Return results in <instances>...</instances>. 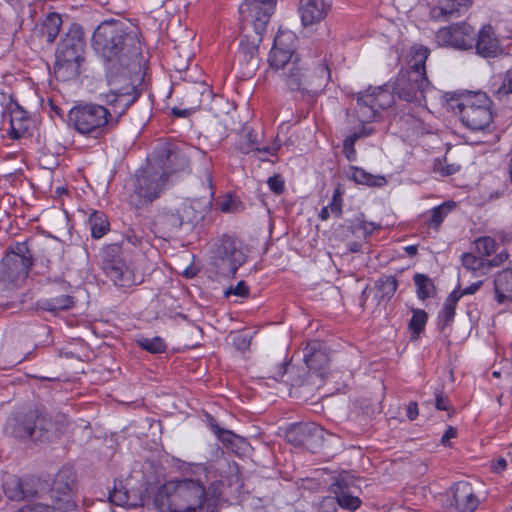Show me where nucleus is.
<instances>
[{
  "label": "nucleus",
  "instance_id": "nucleus-1",
  "mask_svg": "<svg viewBox=\"0 0 512 512\" xmlns=\"http://www.w3.org/2000/svg\"><path fill=\"white\" fill-rule=\"evenodd\" d=\"M131 43L134 39L126 35L123 23L118 21H104L94 31L93 47L107 66L108 91L101 92L99 99L111 110L96 103L73 106L68 113V122L80 135L100 138L138 98L135 82L139 77L132 76L131 72L140 70L139 52L136 46L130 47Z\"/></svg>",
  "mask_w": 512,
  "mask_h": 512
},
{
  "label": "nucleus",
  "instance_id": "nucleus-2",
  "mask_svg": "<svg viewBox=\"0 0 512 512\" xmlns=\"http://www.w3.org/2000/svg\"><path fill=\"white\" fill-rule=\"evenodd\" d=\"M429 50L422 45H413L410 49L409 70L401 72L394 86V92L402 100L412 104L416 109L414 129L424 131L420 123L431 115L429 105L435 101L446 104L449 109L459 114L461 122L471 130L486 128L492 121L491 100L486 93L465 91L459 94H443L431 86L425 75V62Z\"/></svg>",
  "mask_w": 512,
  "mask_h": 512
},
{
  "label": "nucleus",
  "instance_id": "nucleus-3",
  "mask_svg": "<svg viewBox=\"0 0 512 512\" xmlns=\"http://www.w3.org/2000/svg\"><path fill=\"white\" fill-rule=\"evenodd\" d=\"M219 495L213 487L212 494L206 496L200 478H185L163 484L156 494L155 505L160 512H213Z\"/></svg>",
  "mask_w": 512,
  "mask_h": 512
},
{
  "label": "nucleus",
  "instance_id": "nucleus-4",
  "mask_svg": "<svg viewBox=\"0 0 512 512\" xmlns=\"http://www.w3.org/2000/svg\"><path fill=\"white\" fill-rule=\"evenodd\" d=\"M172 154L165 147L159 154L150 155L145 167L137 171L132 180L130 203L135 207H142L159 197L168 179L167 162Z\"/></svg>",
  "mask_w": 512,
  "mask_h": 512
},
{
  "label": "nucleus",
  "instance_id": "nucleus-5",
  "mask_svg": "<svg viewBox=\"0 0 512 512\" xmlns=\"http://www.w3.org/2000/svg\"><path fill=\"white\" fill-rule=\"evenodd\" d=\"M392 100L391 93L383 87H370L360 93L355 109L347 115L350 133L344 142L355 145L358 139L370 135L373 132L370 123L376 120L379 110L391 105Z\"/></svg>",
  "mask_w": 512,
  "mask_h": 512
},
{
  "label": "nucleus",
  "instance_id": "nucleus-6",
  "mask_svg": "<svg viewBox=\"0 0 512 512\" xmlns=\"http://www.w3.org/2000/svg\"><path fill=\"white\" fill-rule=\"evenodd\" d=\"M84 46L82 29L73 25L56 51L55 72L59 77L70 78L79 74L84 59Z\"/></svg>",
  "mask_w": 512,
  "mask_h": 512
},
{
  "label": "nucleus",
  "instance_id": "nucleus-7",
  "mask_svg": "<svg viewBox=\"0 0 512 512\" xmlns=\"http://www.w3.org/2000/svg\"><path fill=\"white\" fill-rule=\"evenodd\" d=\"M330 78L325 62H319L313 68L307 67L302 60L295 58L286 78L287 87L292 91H313L321 89Z\"/></svg>",
  "mask_w": 512,
  "mask_h": 512
},
{
  "label": "nucleus",
  "instance_id": "nucleus-8",
  "mask_svg": "<svg viewBox=\"0 0 512 512\" xmlns=\"http://www.w3.org/2000/svg\"><path fill=\"white\" fill-rule=\"evenodd\" d=\"M32 266V258L27 246L17 243L0 262V284L6 288L22 284Z\"/></svg>",
  "mask_w": 512,
  "mask_h": 512
},
{
  "label": "nucleus",
  "instance_id": "nucleus-9",
  "mask_svg": "<svg viewBox=\"0 0 512 512\" xmlns=\"http://www.w3.org/2000/svg\"><path fill=\"white\" fill-rule=\"evenodd\" d=\"M74 482V472L71 468H63L56 475L52 497L55 507H51L42 503H35L22 507L19 512H55V509L62 511H70L75 508L76 504L71 498V485Z\"/></svg>",
  "mask_w": 512,
  "mask_h": 512
},
{
  "label": "nucleus",
  "instance_id": "nucleus-10",
  "mask_svg": "<svg viewBox=\"0 0 512 512\" xmlns=\"http://www.w3.org/2000/svg\"><path fill=\"white\" fill-rule=\"evenodd\" d=\"M245 262V255L240 243L225 236L216 245L211 259V266L224 277L234 276L238 268Z\"/></svg>",
  "mask_w": 512,
  "mask_h": 512
},
{
  "label": "nucleus",
  "instance_id": "nucleus-11",
  "mask_svg": "<svg viewBox=\"0 0 512 512\" xmlns=\"http://www.w3.org/2000/svg\"><path fill=\"white\" fill-rule=\"evenodd\" d=\"M276 0H243L239 6V15L245 25H251L259 36L274 12Z\"/></svg>",
  "mask_w": 512,
  "mask_h": 512
},
{
  "label": "nucleus",
  "instance_id": "nucleus-12",
  "mask_svg": "<svg viewBox=\"0 0 512 512\" xmlns=\"http://www.w3.org/2000/svg\"><path fill=\"white\" fill-rule=\"evenodd\" d=\"M435 40L438 46L471 49L474 47L475 31L468 23H457L439 29Z\"/></svg>",
  "mask_w": 512,
  "mask_h": 512
},
{
  "label": "nucleus",
  "instance_id": "nucleus-13",
  "mask_svg": "<svg viewBox=\"0 0 512 512\" xmlns=\"http://www.w3.org/2000/svg\"><path fill=\"white\" fill-rule=\"evenodd\" d=\"M296 42L297 37L294 32L280 29L269 53L270 66L278 70L288 64L295 53Z\"/></svg>",
  "mask_w": 512,
  "mask_h": 512
},
{
  "label": "nucleus",
  "instance_id": "nucleus-14",
  "mask_svg": "<svg viewBox=\"0 0 512 512\" xmlns=\"http://www.w3.org/2000/svg\"><path fill=\"white\" fill-rule=\"evenodd\" d=\"M331 0H301L299 15L303 26H311L322 22L327 16Z\"/></svg>",
  "mask_w": 512,
  "mask_h": 512
},
{
  "label": "nucleus",
  "instance_id": "nucleus-15",
  "mask_svg": "<svg viewBox=\"0 0 512 512\" xmlns=\"http://www.w3.org/2000/svg\"><path fill=\"white\" fill-rule=\"evenodd\" d=\"M453 512H473L479 505V499L469 482L459 481L452 488Z\"/></svg>",
  "mask_w": 512,
  "mask_h": 512
},
{
  "label": "nucleus",
  "instance_id": "nucleus-16",
  "mask_svg": "<svg viewBox=\"0 0 512 512\" xmlns=\"http://www.w3.org/2000/svg\"><path fill=\"white\" fill-rule=\"evenodd\" d=\"M507 258L508 254L505 251H500L490 260L477 257L472 253H464L461 260L464 268L473 272L476 276H481L486 274L492 267L503 264Z\"/></svg>",
  "mask_w": 512,
  "mask_h": 512
},
{
  "label": "nucleus",
  "instance_id": "nucleus-17",
  "mask_svg": "<svg viewBox=\"0 0 512 512\" xmlns=\"http://www.w3.org/2000/svg\"><path fill=\"white\" fill-rule=\"evenodd\" d=\"M182 225L180 210L169 209L159 212L154 219L155 233L161 237L170 236Z\"/></svg>",
  "mask_w": 512,
  "mask_h": 512
},
{
  "label": "nucleus",
  "instance_id": "nucleus-18",
  "mask_svg": "<svg viewBox=\"0 0 512 512\" xmlns=\"http://www.w3.org/2000/svg\"><path fill=\"white\" fill-rule=\"evenodd\" d=\"M475 47L477 53L483 57H494L501 52L499 41L490 25H484L480 29Z\"/></svg>",
  "mask_w": 512,
  "mask_h": 512
},
{
  "label": "nucleus",
  "instance_id": "nucleus-19",
  "mask_svg": "<svg viewBox=\"0 0 512 512\" xmlns=\"http://www.w3.org/2000/svg\"><path fill=\"white\" fill-rule=\"evenodd\" d=\"M4 120L9 122L8 133L13 139L21 137L28 129L29 119L27 113L17 104L9 108V112L4 116Z\"/></svg>",
  "mask_w": 512,
  "mask_h": 512
},
{
  "label": "nucleus",
  "instance_id": "nucleus-20",
  "mask_svg": "<svg viewBox=\"0 0 512 512\" xmlns=\"http://www.w3.org/2000/svg\"><path fill=\"white\" fill-rule=\"evenodd\" d=\"M213 432L217 438L231 451L238 455L246 454L250 450L248 442L231 432L230 430H224L217 425H211Z\"/></svg>",
  "mask_w": 512,
  "mask_h": 512
},
{
  "label": "nucleus",
  "instance_id": "nucleus-21",
  "mask_svg": "<svg viewBox=\"0 0 512 512\" xmlns=\"http://www.w3.org/2000/svg\"><path fill=\"white\" fill-rule=\"evenodd\" d=\"M318 341H311L304 349V361L309 369L323 375V368L328 363L327 354L321 349Z\"/></svg>",
  "mask_w": 512,
  "mask_h": 512
},
{
  "label": "nucleus",
  "instance_id": "nucleus-22",
  "mask_svg": "<svg viewBox=\"0 0 512 512\" xmlns=\"http://www.w3.org/2000/svg\"><path fill=\"white\" fill-rule=\"evenodd\" d=\"M494 292L499 304L512 301V268L497 273L494 279Z\"/></svg>",
  "mask_w": 512,
  "mask_h": 512
},
{
  "label": "nucleus",
  "instance_id": "nucleus-23",
  "mask_svg": "<svg viewBox=\"0 0 512 512\" xmlns=\"http://www.w3.org/2000/svg\"><path fill=\"white\" fill-rule=\"evenodd\" d=\"M345 174L348 179L358 185L381 187L386 184V179L384 176L371 174L357 166H349V168L345 171Z\"/></svg>",
  "mask_w": 512,
  "mask_h": 512
},
{
  "label": "nucleus",
  "instance_id": "nucleus-24",
  "mask_svg": "<svg viewBox=\"0 0 512 512\" xmlns=\"http://www.w3.org/2000/svg\"><path fill=\"white\" fill-rule=\"evenodd\" d=\"M473 0H439L437 6L433 7L430 11L431 17L439 19L447 17L454 12H458L461 8H467L471 5Z\"/></svg>",
  "mask_w": 512,
  "mask_h": 512
},
{
  "label": "nucleus",
  "instance_id": "nucleus-25",
  "mask_svg": "<svg viewBox=\"0 0 512 512\" xmlns=\"http://www.w3.org/2000/svg\"><path fill=\"white\" fill-rule=\"evenodd\" d=\"M331 492L335 495L340 507L349 510H355L360 506V499L349 493L347 486L338 481L331 485Z\"/></svg>",
  "mask_w": 512,
  "mask_h": 512
},
{
  "label": "nucleus",
  "instance_id": "nucleus-26",
  "mask_svg": "<svg viewBox=\"0 0 512 512\" xmlns=\"http://www.w3.org/2000/svg\"><path fill=\"white\" fill-rule=\"evenodd\" d=\"M455 206V202L447 201L434 207L427 213V218L425 220L426 224L437 229L443 222L444 218L455 208Z\"/></svg>",
  "mask_w": 512,
  "mask_h": 512
},
{
  "label": "nucleus",
  "instance_id": "nucleus-27",
  "mask_svg": "<svg viewBox=\"0 0 512 512\" xmlns=\"http://www.w3.org/2000/svg\"><path fill=\"white\" fill-rule=\"evenodd\" d=\"M62 20L59 14L49 13L41 24L40 31L47 42H53L59 34Z\"/></svg>",
  "mask_w": 512,
  "mask_h": 512
},
{
  "label": "nucleus",
  "instance_id": "nucleus-28",
  "mask_svg": "<svg viewBox=\"0 0 512 512\" xmlns=\"http://www.w3.org/2000/svg\"><path fill=\"white\" fill-rule=\"evenodd\" d=\"M88 225L94 238L103 237L109 228L107 217L102 212H93L88 219Z\"/></svg>",
  "mask_w": 512,
  "mask_h": 512
},
{
  "label": "nucleus",
  "instance_id": "nucleus-29",
  "mask_svg": "<svg viewBox=\"0 0 512 512\" xmlns=\"http://www.w3.org/2000/svg\"><path fill=\"white\" fill-rule=\"evenodd\" d=\"M175 210H180L182 224L190 223L202 216L201 203L199 200L185 201L181 207Z\"/></svg>",
  "mask_w": 512,
  "mask_h": 512
},
{
  "label": "nucleus",
  "instance_id": "nucleus-30",
  "mask_svg": "<svg viewBox=\"0 0 512 512\" xmlns=\"http://www.w3.org/2000/svg\"><path fill=\"white\" fill-rule=\"evenodd\" d=\"M377 294L379 300L387 301L393 297L397 289V282L395 278L391 276H385L380 278L377 283Z\"/></svg>",
  "mask_w": 512,
  "mask_h": 512
},
{
  "label": "nucleus",
  "instance_id": "nucleus-31",
  "mask_svg": "<svg viewBox=\"0 0 512 512\" xmlns=\"http://www.w3.org/2000/svg\"><path fill=\"white\" fill-rule=\"evenodd\" d=\"M474 252L480 257H489L497 250L496 241L490 236H482L473 242Z\"/></svg>",
  "mask_w": 512,
  "mask_h": 512
},
{
  "label": "nucleus",
  "instance_id": "nucleus-32",
  "mask_svg": "<svg viewBox=\"0 0 512 512\" xmlns=\"http://www.w3.org/2000/svg\"><path fill=\"white\" fill-rule=\"evenodd\" d=\"M3 491L11 500H21L24 497L21 481L15 476H10L4 481Z\"/></svg>",
  "mask_w": 512,
  "mask_h": 512
},
{
  "label": "nucleus",
  "instance_id": "nucleus-33",
  "mask_svg": "<svg viewBox=\"0 0 512 512\" xmlns=\"http://www.w3.org/2000/svg\"><path fill=\"white\" fill-rule=\"evenodd\" d=\"M107 275L115 285L120 287L130 286L133 283L130 271L127 269L122 270V268L118 266H111L108 268Z\"/></svg>",
  "mask_w": 512,
  "mask_h": 512
},
{
  "label": "nucleus",
  "instance_id": "nucleus-34",
  "mask_svg": "<svg viewBox=\"0 0 512 512\" xmlns=\"http://www.w3.org/2000/svg\"><path fill=\"white\" fill-rule=\"evenodd\" d=\"M412 318L409 322V329L416 338L424 330L427 323V313L422 309H413Z\"/></svg>",
  "mask_w": 512,
  "mask_h": 512
},
{
  "label": "nucleus",
  "instance_id": "nucleus-35",
  "mask_svg": "<svg viewBox=\"0 0 512 512\" xmlns=\"http://www.w3.org/2000/svg\"><path fill=\"white\" fill-rule=\"evenodd\" d=\"M414 282L417 287V296L421 300L430 297L433 294L434 286L432 281L423 274H416Z\"/></svg>",
  "mask_w": 512,
  "mask_h": 512
},
{
  "label": "nucleus",
  "instance_id": "nucleus-36",
  "mask_svg": "<svg viewBox=\"0 0 512 512\" xmlns=\"http://www.w3.org/2000/svg\"><path fill=\"white\" fill-rule=\"evenodd\" d=\"M137 342L141 348L151 353H160L165 350V344L160 337H141Z\"/></svg>",
  "mask_w": 512,
  "mask_h": 512
},
{
  "label": "nucleus",
  "instance_id": "nucleus-37",
  "mask_svg": "<svg viewBox=\"0 0 512 512\" xmlns=\"http://www.w3.org/2000/svg\"><path fill=\"white\" fill-rule=\"evenodd\" d=\"M458 300L459 295L458 291L456 290L452 291L448 298L446 299L441 310V315L446 322L450 321L453 318Z\"/></svg>",
  "mask_w": 512,
  "mask_h": 512
},
{
  "label": "nucleus",
  "instance_id": "nucleus-38",
  "mask_svg": "<svg viewBox=\"0 0 512 512\" xmlns=\"http://www.w3.org/2000/svg\"><path fill=\"white\" fill-rule=\"evenodd\" d=\"M109 500L112 504L120 507L130 505L129 495L123 488L114 487V489L109 494Z\"/></svg>",
  "mask_w": 512,
  "mask_h": 512
},
{
  "label": "nucleus",
  "instance_id": "nucleus-39",
  "mask_svg": "<svg viewBox=\"0 0 512 512\" xmlns=\"http://www.w3.org/2000/svg\"><path fill=\"white\" fill-rule=\"evenodd\" d=\"M459 169H460V167L457 164H454V163L447 164L446 159H439L434 164L435 172H437L443 176L452 175V174L458 172Z\"/></svg>",
  "mask_w": 512,
  "mask_h": 512
},
{
  "label": "nucleus",
  "instance_id": "nucleus-40",
  "mask_svg": "<svg viewBox=\"0 0 512 512\" xmlns=\"http://www.w3.org/2000/svg\"><path fill=\"white\" fill-rule=\"evenodd\" d=\"M249 293L248 287L245 284V282L240 281L235 286L229 287L227 290H225L224 294L226 297H229L231 295H235L238 297H245Z\"/></svg>",
  "mask_w": 512,
  "mask_h": 512
},
{
  "label": "nucleus",
  "instance_id": "nucleus-41",
  "mask_svg": "<svg viewBox=\"0 0 512 512\" xmlns=\"http://www.w3.org/2000/svg\"><path fill=\"white\" fill-rule=\"evenodd\" d=\"M34 425L31 421H25L23 424L18 425L14 431L15 435L19 438H30L33 436Z\"/></svg>",
  "mask_w": 512,
  "mask_h": 512
},
{
  "label": "nucleus",
  "instance_id": "nucleus-42",
  "mask_svg": "<svg viewBox=\"0 0 512 512\" xmlns=\"http://www.w3.org/2000/svg\"><path fill=\"white\" fill-rule=\"evenodd\" d=\"M342 205V192L339 188L334 191L333 198L331 203L327 206L331 210L332 213L339 215L341 212Z\"/></svg>",
  "mask_w": 512,
  "mask_h": 512
},
{
  "label": "nucleus",
  "instance_id": "nucleus-43",
  "mask_svg": "<svg viewBox=\"0 0 512 512\" xmlns=\"http://www.w3.org/2000/svg\"><path fill=\"white\" fill-rule=\"evenodd\" d=\"M497 93L499 95L512 93V68L506 72L502 85L497 90Z\"/></svg>",
  "mask_w": 512,
  "mask_h": 512
},
{
  "label": "nucleus",
  "instance_id": "nucleus-44",
  "mask_svg": "<svg viewBox=\"0 0 512 512\" xmlns=\"http://www.w3.org/2000/svg\"><path fill=\"white\" fill-rule=\"evenodd\" d=\"M233 344L237 349L245 350L250 345V339L244 333H236L233 335Z\"/></svg>",
  "mask_w": 512,
  "mask_h": 512
},
{
  "label": "nucleus",
  "instance_id": "nucleus-45",
  "mask_svg": "<svg viewBox=\"0 0 512 512\" xmlns=\"http://www.w3.org/2000/svg\"><path fill=\"white\" fill-rule=\"evenodd\" d=\"M354 228L355 231L361 230L362 235L366 236L368 234H371L376 229V225L372 222H365L360 219H357Z\"/></svg>",
  "mask_w": 512,
  "mask_h": 512
},
{
  "label": "nucleus",
  "instance_id": "nucleus-46",
  "mask_svg": "<svg viewBox=\"0 0 512 512\" xmlns=\"http://www.w3.org/2000/svg\"><path fill=\"white\" fill-rule=\"evenodd\" d=\"M188 468L192 475H202L204 474L205 478H209L210 471L207 470L206 466L202 464H189Z\"/></svg>",
  "mask_w": 512,
  "mask_h": 512
},
{
  "label": "nucleus",
  "instance_id": "nucleus-47",
  "mask_svg": "<svg viewBox=\"0 0 512 512\" xmlns=\"http://www.w3.org/2000/svg\"><path fill=\"white\" fill-rule=\"evenodd\" d=\"M222 212H232L235 210L236 202L232 197H227L219 204Z\"/></svg>",
  "mask_w": 512,
  "mask_h": 512
},
{
  "label": "nucleus",
  "instance_id": "nucleus-48",
  "mask_svg": "<svg viewBox=\"0 0 512 512\" xmlns=\"http://www.w3.org/2000/svg\"><path fill=\"white\" fill-rule=\"evenodd\" d=\"M482 283V281H477L475 283H472L468 287L462 289L460 292L458 291L459 299L464 295H472L475 292H477L482 286Z\"/></svg>",
  "mask_w": 512,
  "mask_h": 512
},
{
  "label": "nucleus",
  "instance_id": "nucleus-49",
  "mask_svg": "<svg viewBox=\"0 0 512 512\" xmlns=\"http://www.w3.org/2000/svg\"><path fill=\"white\" fill-rule=\"evenodd\" d=\"M268 185L275 193H280L283 190V181L279 177H270L268 179Z\"/></svg>",
  "mask_w": 512,
  "mask_h": 512
},
{
  "label": "nucleus",
  "instance_id": "nucleus-50",
  "mask_svg": "<svg viewBox=\"0 0 512 512\" xmlns=\"http://www.w3.org/2000/svg\"><path fill=\"white\" fill-rule=\"evenodd\" d=\"M506 466H507V461L505 458H502V457L498 458L496 461H493L491 463V469L495 473L503 472L505 470Z\"/></svg>",
  "mask_w": 512,
  "mask_h": 512
},
{
  "label": "nucleus",
  "instance_id": "nucleus-51",
  "mask_svg": "<svg viewBox=\"0 0 512 512\" xmlns=\"http://www.w3.org/2000/svg\"><path fill=\"white\" fill-rule=\"evenodd\" d=\"M343 152L347 158V160L353 162L356 160V150L354 145H349L348 143H343Z\"/></svg>",
  "mask_w": 512,
  "mask_h": 512
},
{
  "label": "nucleus",
  "instance_id": "nucleus-52",
  "mask_svg": "<svg viewBox=\"0 0 512 512\" xmlns=\"http://www.w3.org/2000/svg\"><path fill=\"white\" fill-rule=\"evenodd\" d=\"M456 434H457V431L456 429L452 428V427H449L446 432L444 433V435L442 436V444L445 445V446H448L449 445V440L452 439V438H455L456 437Z\"/></svg>",
  "mask_w": 512,
  "mask_h": 512
},
{
  "label": "nucleus",
  "instance_id": "nucleus-53",
  "mask_svg": "<svg viewBox=\"0 0 512 512\" xmlns=\"http://www.w3.org/2000/svg\"><path fill=\"white\" fill-rule=\"evenodd\" d=\"M73 305V299L70 296H65L60 299L59 305H57L58 308H69Z\"/></svg>",
  "mask_w": 512,
  "mask_h": 512
},
{
  "label": "nucleus",
  "instance_id": "nucleus-54",
  "mask_svg": "<svg viewBox=\"0 0 512 512\" xmlns=\"http://www.w3.org/2000/svg\"><path fill=\"white\" fill-rule=\"evenodd\" d=\"M417 415V407L416 404H410L408 407V417L413 420Z\"/></svg>",
  "mask_w": 512,
  "mask_h": 512
},
{
  "label": "nucleus",
  "instance_id": "nucleus-55",
  "mask_svg": "<svg viewBox=\"0 0 512 512\" xmlns=\"http://www.w3.org/2000/svg\"><path fill=\"white\" fill-rule=\"evenodd\" d=\"M278 149V147H263V148H259V147H255L253 148L252 150H256L258 152H266V153H270V154H273L276 150Z\"/></svg>",
  "mask_w": 512,
  "mask_h": 512
},
{
  "label": "nucleus",
  "instance_id": "nucleus-56",
  "mask_svg": "<svg viewBox=\"0 0 512 512\" xmlns=\"http://www.w3.org/2000/svg\"><path fill=\"white\" fill-rule=\"evenodd\" d=\"M331 210L329 209V207L325 206L321 209L320 213H319V217L321 220H327L328 217H329V212Z\"/></svg>",
  "mask_w": 512,
  "mask_h": 512
},
{
  "label": "nucleus",
  "instance_id": "nucleus-57",
  "mask_svg": "<svg viewBox=\"0 0 512 512\" xmlns=\"http://www.w3.org/2000/svg\"><path fill=\"white\" fill-rule=\"evenodd\" d=\"M405 250H406V252H407L409 255H414V254H416V252H417V247H416V246H414V245H410V246H407V247L405 248Z\"/></svg>",
  "mask_w": 512,
  "mask_h": 512
},
{
  "label": "nucleus",
  "instance_id": "nucleus-58",
  "mask_svg": "<svg viewBox=\"0 0 512 512\" xmlns=\"http://www.w3.org/2000/svg\"><path fill=\"white\" fill-rule=\"evenodd\" d=\"M436 405L439 410H446V406L439 398L437 399Z\"/></svg>",
  "mask_w": 512,
  "mask_h": 512
},
{
  "label": "nucleus",
  "instance_id": "nucleus-59",
  "mask_svg": "<svg viewBox=\"0 0 512 512\" xmlns=\"http://www.w3.org/2000/svg\"><path fill=\"white\" fill-rule=\"evenodd\" d=\"M9 4L14 5L17 0H6Z\"/></svg>",
  "mask_w": 512,
  "mask_h": 512
}]
</instances>
